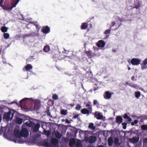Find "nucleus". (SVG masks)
<instances>
[{
	"label": "nucleus",
	"mask_w": 147,
	"mask_h": 147,
	"mask_svg": "<svg viewBox=\"0 0 147 147\" xmlns=\"http://www.w3.org/2000/svg\"><path fill=\"white\" fill-rule=\"evenodd\" d=\"M3 36L4 38L5 39H8L9 38V34L8 33H4L3 34Z\"/></svg>",
	"instance_id": "7c9ffc66"
},
{
	"label": "nucleus",
	"mask_w": 147,
	"mask_h": 147,
	"mask_svg": "<svg viewBox=\"0 0 147 147\" xmlns=\"http://www.w3.org/2000/svg\"><path fill=\"white\" fill-rule=\"evenodd\" d=\"M134 125V123L133 122H132L131 123V125Z\"/></svg>",
	"instance_id": "e2e57ef3"
},
{
	"label": "nucleus",
	"mask_w": 147,
	"mask_h": 147,
	"mask_svg": "<svg viewBox=\"0 0 147 147\" xmlns=\"http://www.w3.org/2000/svg\"><path fill=\"white\" fill-rule=\"evenodd\" d=\"M19 1L20 0H16V1L14 3H12V6L10 7V10H12L13 8L16 7V5L18 3Z\"/></svg>",
	"instance_id": "5701e85b"
},
{
	"label": "nucleus",
	"mask_w": 147,
	"mask_h": 147,
	"mask_svg": "<svg viewBox=\"0 0 147 147\" xmlns=\"http://www.w3.org/2000/svg\"><path fill=\"white\" fill-rule=\"evenodd\" d=\"M13 135L16 138H19L17 141L18 143L20 144L24 142V141L21 140V139L20 138L21 135H20V132L19 130H14L13 131Z\"/></svg>",
	"instance_id": "f257e3e1"
},
{
	"label": "nucleus",
	"mask_w": 147,
	"mask_h": 147,
	"mask_svg": "<svg viewBox=\"0 0 147 147\" xmlns=\"http://www.w3.org/2000/svg\"><path fill=\"white\" fill-rule=\"evenodd\" d=\"M123 119L120 116H118L116 117V122L118 124L121 123L123 122Z\"/></svg>",
	"instance_id": "ddd939ff"
},
{
	"label": "nucleus",
	"mask_w": 147,
	"mask_h": 147,
	"mask_svg": "<svg viewBox=\"0 0 147 147\" xmlns=\"http://www.w3.org/2000/svg\"><path fill=\"white\" fill-rule=\"evenodd\" d=\"M20 135L21 137H27L29 135V132L27 129L26 128L22 129L20 132Z\"/></svg>",
	"instance_id": "f03ea898"
},
{
	"label": "nucleus",
	"mask_w": 147,
	"mask_h": 147,
	"mask_svg": "<svg viewBox=\"0 0 147 147\" xmlns=\"http://www.w3.org/2000/svg\"><path fill=\"white\" fill-rule=\"evenodd\" d=\"M40 126V124L39 123L36 124L33 128V130L34 132H36L38 130Z\"/></svg>",
	"instance_id": "dca6fc26"
},
{
	"label": "nucleus",
	"mask_w": 147,
	"mask_h": 147,
	"mask_svg": "<svg viewBox=\"0 0 147 147\" xmlns=\"http://www.w3.org/2000/svg\"><path fill=\"white\" fill-rule=\"evenodd\" d=\"M86 107H88V109L90 110L91 112L92 111V106H91L89 104H86Z\"/></svg>",
	"instance_id": "2f4dec72"
},
{
	"label": "nucleus",
	"mask_w": 147,
	"mask_h": 147,
	"mask_svg": "<svg viewBox=\"0 0 147 147\" xmlns=\"http://www.w3.org/2000/svg\"><path fill=\"white\" fill-rule=\"evenodd\" d=\"M40 105L38 103H35L34 108V109L37 110H38L40 108Z\"/></svg>",
	"instance_id": "b1692460"
},
{
	"label": "nucleus",
	"mask_w": 147,
	"mask_h": 147,
	"mask_svg": "<svg viewBox=\"0 0 147 147\" xmlns=\"http://www.w3.org/2000/svg\"><path fill=\"white\" fill-rule=\"evenodd\" d=\"M51 147H58V145H57L58 141L57 139L55 138H53L51 139Z\"/></svg>",
	"instance_id": "7ed1b4c3"
},
{
	"label": "nucleus",
	"mask_w": 147,
	"mask_h": 147,
	"mask_svg": "<svg viewBox=\"0 0 147 147\" xmlns=\"http://www.w3.org/2000/svg\"><path fill=\"white\" fill-rule=\"evenodd\" d=\"M141 60L139 59L134 58L131 59L130 62L133 65H138L140 63Z\"/></svg>",
	"instance_id": "20e7f679"
},
{
	"label": "nucleus",
	"mask_w": 147,
	"mask_h": 147,
	"mask_svg": "<svg viewBox=\"0 0 147 147\" xmlns=\"http://www.w3.org/2000/svg\"><path fill=\"white\" fill-rule=\"evenodd\" d=\"M128 69L129 70H130V69H131V68H130V67H128Z\"/></svg>",
	"instance_id": "774afa93"
},
{
	"label": "nucleus",
	"mask_w": 147,
	"mask_h": 147,
	"mask_svg": "<svg viewBox=\"0 0 147 147\" xmlns=\"http://www.w3.org/2000/svg\"><path fill=\"white\" fill-rule=\"evenodd\" d=\"M108 145L109 146H111L113 144V139L110 137L108 140Z\"/></svg>",
	"instance_id": "412c9836"
},
{
	"label": "nucleus",
	"mask_w": 147,
	"mask_h": 147,
	"mask_svg": "<svg viewBox=\"0 0 147 147\" xmlns=\"http://www.w3.org/2000/svg\"><path fill=\"white\" fill-rule=\"evenodd\" d=\"M1 115H0V122H1Z\"/></svg>",
	"instance_id": "680f3d73"
},
{
	"label": "nucleus",
	"mask_w": 147,
	"mask_h": 147,
	"mask_svg": "<svg viewBox=\"0 0 147 147\" xmlns=\"http://www.w3.org/2000/svg\"><path fill=\"white\" fill-rule=\"evenodd\" d=\"M97 84L96 83L94 84V85L95 86H94V91L98 89H99V87L98 86H97Z\"/></svg>",
	"instance_id": "37998d69"
},
{
	"label": "nucleus",
	"mask_w": 147,
	"mask_h": 147,
	"mask_svg": "<svg viewBox=\"0 0 147 147\" xmlns=\"http://www.w3.org/2000/svg\"><path fill=\"white\" fill-rule=\"evenodd\" d=\"M96 140V138L95 136H91L88 137L87 139V140L90 143H92L94 142Z\"/></svg>",
	"instance_id": "39448f33"
},
{
	"label": "nucleus",
	"mask_w": 147,
	"mask_h": 147,
	"mask_svg": "<svg viewBox=\"0 0 147 147\" xmlns=\"http://www.w3.org/2000/svg\"><path fill=\"white\" fill-rule=\"evenodd\" d=\"M1 30L2 32L5 33L7 31L8 28L6 26H2Z\"/></svg>",
	"instance_id": "a878e982"
},
{
	"label": "nucleus",
	"mask_w": 147,
	"mask_h": 147,
	"mask_svg": "<svg viewBox=\"0 0 147 147\" xmlns=\"http://www.w3.org/2000/svg\"><path fill=\"white\" fill-rule=\"evenodd\" d=\"M134 76H133L132 77H131V79L133 80H134Z\"/></svg>",
	"instance_id": "052dcab7"
},
{
	"label": "nucleus",
	"mask_w": 147,
	"mask_h": 147,
	"mask_svg": "<svg viewBox=\"0 0 147 147\" xmlns=\"http://www.w3.org/2000/svg\"><path fill=\"white\" fill-rule=\"evenodd\" d=\"M143 144L147 143V138H145L143 140Z\"/></svg>",
	"instance_id": "09e8293b"
},
{
	"label": "nucleus",
	"mask_w": 147,
	"mask_h": 147,
	"mask_svg": "<svg viewBox=\"0 0 147 147\" xmlns=\"http://www.w3.org/2000/svg\"><path fill=\"white\" fill-rule=\"evenodd\" d=\"M34 123L33 122L31 121H27L25 124L28 127H31L32 126L33 124Z\"/></svg>",
	"instance_id": "c756f323"
},
{
	"label": "nucleus",
	"mask_w": 147,
	"mask_h": 147,
	"mask_svg": "<svg viewBox=\"0 0 147 147\" xmlns=\"http://www.w3.org/2000/svg\"><path fill=\"white\" fill-rule=\"evenodd\" d=\"M88 127L89 128L91 129L92 130H94L95 129V127L94 126L93 123H90Z\"/></svg>",
	"instance_id": "cd10ccee"
},
{
	"label": "nucleus",
	"mask_w": 147,
	"mask_h": 147,
	"mask_svg": "<svg viewBox=\"0 0 147 147\" xmlns=\"http://www.w3.org/2000/svg\"><path fill=\"white\" fill-rule=\"evenodd\" d=\"M69 105L71 107H73L74 105V104H69Z\"/></svg>",
	"instance_id": "13d9d810"
},
{
	"label": "nucleus",
	"mask_w": 147,
	"mask_h": 147,
	"mask_svg": "<svg viewBox=\"0 0 147 147\" xmlns=\"http://www.w3.org/2000/svg\"><path fill=\"white\" fill-rule=\"evenodd\" d=\"M141 129L143 130H147V125H142L141 126Z\"/></svg>",
	"instance_id": "c9c22d12"
},
{
	"label": "nucleus",
	"mask_w": 147,
	"mask_h": 147,
	"mask_svg": "<svg viewBox=\"0 0 147 147\" xmlns=\"http://www.w3.org/2000/svg\"><path fill=\"white\" fill-rule=\"evenodd\" d=\"M15 143L17 142V140H13Z\"/></svg>",
	"instance_id": "69168bd1"
},
{
	"label": "nucleus",
	"mask_w": 147,
	"mask_h": 147,
	"mask_svg": "<svg viewBox=\"0 0 147 147\" xmlns=\"http://www.w3.org/2000/svg\"><path fill=\"white\" fill-rule=\"evenodd\" d=\"M65 122L67 123V124H69L70 123V122L69 121V120L67 119H66L65 120Z\"/></svg>",
	"instance_id": "603ef678"
},
{
	"label": "nucleus",
	"mask_w": 147,
	"mask_h": 147,
	"mask_svg": "<svg viewBox=\"0 0 147 147\" xmlns=\"http://www.w3.org/2000/svg\"><path fill=\"white\" fill-rule=\"evenodd\" d=\"M111 29L110 28V30H106L104 32V33L106 34H109L111 31Z\"/></svg>",
	"instance_id": "49530a36"
},
{
	"label": "nucleus",
	"mask_w": 147,
	"mask_h": 147,
	"mask_svg": "<svg viewBox=\"0 0 147 147\" xmlns=\"http://www.w3.org/2000/svg\"><path fill=\"white\" fill-rule=\"evenodd\" d=\"M50 31V28L47 26H44L41 30V31L44 34H47Z\"/></svg>",
	"instance_id": "423d86ee"
},
{
	"label": "nucleus",
	"mask_w": 147,
	"mask_h": 147,
	"mask_svg": "<svg viewBox=\"0 0 147 147\" xmlns=\"http://www.w3.org/2000/svg\"><path fill=\"white\" fill-rule=\"evenodd\" d=\"M122 125H123V128L124 129H126L127 125V123H126L124 122L122 123Z\"/></svg>",
	"instance_id": "ea45409f"
},
{
	"label": "nucleus",
	"mask_w": 147,
	"mask_h": 147,
	"mask_svg": "<svg viewBox=\"0 0 147 147\" xmlns=\"http://www.w3.org/2000/svg\"><path fill=\"white\" fill-rule=\"evenodd\" d=\"M115 23L114 21H113L112 22L111 24V27L115 25Z\"/></svg>",
	"instance_id": "3c124183"
},
{
	"label": "nucleus",
	"mask_w": 147,
	"mask_h": 147,
	"mask_svg": "<svg viewBox=\"0 0 147 147\" xmlns=\"http://www.w3.org/2000/svg\"><path fill=\"white\" fill-rule=\"evenodd\" d=\"M90 111V110L86 108H83L81 111V113L84 114H89Z\"/></svg>",
	"instance_id": "4468645a"
},
{
	"label": "nucleus",
	"mask_w": 147,
	"mask_h": 147,
	"mask_svg": "<svg viewBox=\"0 0 147 147\" xmlns=\"http://www.w3.org/2000/svg\"><path fill=\"white\" fill-rule=\"evenodd\" d=\"M34 25L36 27V30H39L40 28L39 25L38 24H36Z\"/></svg>",
	"instance_id": "a18cd8bd"
},
{
	"label": "nucleus",
	"mask_w": 147,
	"mask_h": 147,
	"mask_svg": "<svg viewBox=\"0 0 147 147\" xmlns=\"http://www.w3.org/2000/svg\"><path fill=\"white\" fill-rule=\"evenodd\" d=\"M85 53L87 55V56L89 58L92 57L93 56L92 51H85Z\"/></svg>",
	"instance_id": "6ab92c4d"
},
{
	"label": "nucleus",
	"mask_w": 147,
	"mask_h": 147,
	"mask_svg": "<svg viewBox=\"0 0 147 147\" xmlns=\"http://www.w3.org/2000/svg\"><path fill=\"white\" fill-rule=\"evenodd\" d=\"M141 69L142 70L146 69L147 68V65H144L143 64H141Z\"/></svg>",
	"instance_id": "f704fd0d"
},
{
	"label": "nucleus",
	"mask_w": 147,
	"mask_h": 147,
	"mask_svg": "<svg viewBox=\"0 0 147 147\" xmlns=\"http://www.w3.org/2000/svg\"><path fill=\"white\" fill-rule=\"evenodd\" d=\"M105 43L103 40H100L98 41L97 44L96 45L98 47H104Z\"/></svg>",
	"instance_id": "0eeeda50"
},
{
	"label": "nucleus",
	"mask_w": 147,
	"mask_h": 147,
	"mask_svg": "<svg viewBox=\"0 0 147 147\" xmlns=\"http://www.w3.org/2000/svg\"><path fill=\"white\" fill-rule=\"evenodd\" d=\"M32 69V66L31 65L28 64L25 67V69L26 71H30Z\"/></svg>",
	"instance_id": "a211bd4d"
},
{
	"label": "nucleus",
	"mask_w": 147,
	"mask_h": 147,
	"mask_svg": "<svg viewBox=\"0 0 147 147\" xmlns=\"http://www.w3.org/2000/svg\"><path fill=\"white\" fill-rule=\"evenodd\" d=\"M23 120L22 119L20 118H18L17 119L16 123L19 124H21L23 122Z\"/></svg>",
	"instance_id": "c85d7f7f"
},
{
	"label": "nucleus",
	"mask_w": 147,
	"mask_h": 147,
	"mask_svg": "<svg viewBox=\"0 0 147 147\" xmlns=\"http://www.w3.org/2000/svg\"><path fill=\"white\" fill-rule=\"evenodd\" d=\"M11 114V111H9L7 113H5L3 115V118L4 119L6 120L9 119Z\"/></svg>",
	"instance_id": "1a4fd4ad"
},
{
	"label": "nucleus",
	"mask_w": 147,
	"mask_h": 147,
	"mask_svg": "<svg viewBox=\"0 0 147 147\" xmlns=\"http://www.w3.org/2000/svg\"><path fill=\"white\" fill-rule=\"evenodd\" d=\"M58 96L56 94H54L52 96V98L54 100H56L58 99Z\"/></svg>",
	"instance_id": "58836bf2"
},
{
	"label": "nucleus",
	"mask_w": 147,
	"mask_h": 147,
	"mask_svg": "<svg viewBox=\"0 0 147 147\" xmlns=\"http://www.w3.org/2000/svg\"><path fill=\"white\" fill-rule=\"evenodd\" d=\"M44 132L47 136H49L50 134V131H49L46 130L45 129L44 130Z\"/></svg>",
	"instance_id": "473e14b6"
},
{
	"label": "nucleus",
	"mask_w": 147,
	"mask_h": 147,
	"mask_svg": "<svg viewBox=\"0 0 147 147\" xmlns=\"http://www.w3.org/2000/svg\"><path fill=\"white\" fill-rule=\"evenodd\" d=\"M131 87H133V88H136V86H131Z\"/></svg>",
	"instance_id": "0e129e2a"
},
{
	"label": "nucleus",
	"mask_w": 147,
	"mask_h": 147,
	"mask_svg": "<svg viewBox=\"0 0 147 147\" xmlns=\"http://www.w3.org/2000/svg\"><path fill=\"white\" fill-rule=\"evenodd\" d=\"M65 121V119H62V121L63 122Z\"/></svg>",
	"instance_id": "338daca9"
},
{
	"label": "nucleus",
	"mask_w": 147,
	"mask_h": 147,
	"mask_svg": "<svg viewBox=\"0 0 147 147\" xmlns=\"http://www.w3.org/2000/svg\"><path fill=\"white\" fill-rule=\"evenodd\" d=\"M81 108V106L79 104H78L76 107V109L77 110H80Z\"/></svg>",
	"instance_id": "79ce46f5"
},
{
	"label": "nucleus",
	"mask_w": 147,
	"mask_h": 147,
	"mask_svg": "<svg viewBox=\"0 0 147 147\" xmlns=\"http://www.w3.org/2000/svg\"><path fill=\"white\" fill-rule=\"evenodd\" d=\"M28 99H29V98H24L20 101V103H21L22 102L25 101L26 100H28Z\"/></svg>",
	"instance_id": "8fccbe9b"
},
{
	"label": "nucleus",
	"mask_w": 147,
	"mask_h": 147,
	"mask_svg": "<svg viewBox=\"0 0 147 147\" xmlns=\"http://www.w3.org/2000/svg\"><path fill=\"white\" fill-rule=\"evenodd\" d=\"M140 7V6L139 5H135L134 8H136V9H138Z\"/></svg>",
	"instance_id": "864d4df0"
},
{
	"label": "nucleus",
	"mask_w": 147,
	"mask_h": 147,
	"mask_svg": "<svg viewBox=\"0 0 147 147\" xmlns=\"http://www.w3.org/2000/svg\"><path fill=\"white\" fill-rule=\"evenodd\" d=\"M105 95H104V97L105 99H109L111 96L112 94L109 91H106L105 92Z\"/></svg>",
	"instance_id": "f8f14e48"
},
{
	"label": "nucleus",
	"mask_w": 147,
	"mask_h": 147,
	"mask_svg": "<svg viewBox=\"0 0 147 147\" xmlns=\"http://www.w3.org/2000/svg\"><path fill=\"white\" fill-rule=\"evenodd\" d=\"M40 144L43 146L46 147H51V144L49 143L46 141H43L40 143Z\"/></svg>",
	"instance_id": "6e6552de"
},
{
	"label": "nucleus",
	"mask_w": 147,
	"mask_h": 147,
	"mask_svg": "<svg viewBox=\"0 0 147 147\" xmlns=\"http://www.w3.org/2000/svg\"><path fill=\"white\" fill-rule=\"evenodd\" d=\"M78 116H79V115L78 114H77V115H75L74 116V118H77L78 117Z\"/></svg>",
	"instance_id": "6e6d98bb"
},
{
	"label": "nucleus",
	"mask_w": 147,
	"mask_h": 147,
	"mask_svg": "<svg viewBox=\"0 0 147 147\" xmlns=\"http://www.w3.org/2000/svg\"><path fill=\"white\" fill-rule=\"evenodd\" d=\"M138 121L137 120H135L134 121V124H136L137 123H138Z\"/></svg>",
	"instance_id": "5fc2aeb1"
},
{
	"label": "nucleus",
	"mask_w": 147,
	"mask_h": 147,
	"mask_svg": "<svg viewBox=\"0 0 147 147\" xmlns=\"http://www.w3.org/2000/svg\"><path fill=\"white\" fill-rule=\"evenodd\" d=\"M93 104L94 105H97V106H98L100 105V104L96 100H94Z\"/></svg>",
	"instance_id": "4c0bfd02"
},
{
	"label": "nucleus",
	"mask_w": 147,
	"mask_h": 147,
	"mask_svg": "<svg viewBox=\"0 0 147 147\" xmlns=\"http://www.w3.org/2000/svg\"><path fill=\"white\" fill-rule=\"evenodd\" d=\"M135 96L137 98H138L140 95V92H135Z\"/></svg>",
	"instance_id": "72a5a7b5"
},
{
	"label": "nucleus",
	"mask_w": 147,
	"mask_h": 147,
	"mask_svg": "<svg viewBox=\"0 0 147 147\" xmlns=\"http://www.w3.org/2000/svg\"><path fill=\"white\" fill-rule=\"evenodd\" d=\"M141 64H143L144 65H146L147 64V58L143 61V63Z\"/></svg>",
	"instance_id": "c03bdc74"
},
{
	"label": "nucleus",
	"mask_w": 147,
	"mask_h": 147,
	"mask_svg": "<svg viewBox=\"0 0 147 147\" xmlns=\"http://www.w3.org/2000/svg\"><path fill=\"white\" fill-rule=\"evenodd\" d=\"M88 26V24L87 23L84 22L82 23L81 26V29L82 30L85 29L87 28Z\"/></svg>",
	"instance_id": "f3484780"
},
{
	"label": "nucleus",
	"mask_w": 147,
	"mask_h": 147,
	"mask_svg": "<svg viewBox=\"0 0 147 147\" xmlns=\"http://www.w3.org/2000/svg\"><path fill=\"white\" fill-rule=\"evenodd\" d=\"M50 49L49 46L48 45H46L43 48V50L45 52H47L49 51Z\"/></svg>",
	"instance_id": "393cba45"
},
{
	"label": "nucleus",
	"mask_w": 147,
	"mask_h": 147,
	"mask_svg": "<svg viewBox=\"0 0 147 147\" xmlns=\"http://www.w3.org/2000/svg\"><path fill=\"white\" fill-rule=\"evenodd\" d=\"M94 116L98 120L101 119L103 117V115H101V113L99 112L97 113V112H95L94 113Z\"/></svg>",
	"instance_id": "9b49d317"
},
{
	"label": "nucleus",
	"mask_w": 147,
	"mask_h": 147,
	"mask_svg": "<svg viewBox=\"0 0 147 147\" xmlns=\"http://www.w3.org/2000/svg\"><path fill=\"white\" fill-rule=\"evenodd\" d=\"M55 136L56 138L58 139H60L62 136V135L58 132H57L55 134Z\"/></svg>",
	"instance_id": "bb28decb"
},
{
	"label": "nucleus",
	"mask_w": 147,
	"mask_h": 147,
	"mask_svg": "<svg viewBox=\"0 0 147 147\" xmlns=\"http://www.w3.org/2000/svg\"><path fill=\"white\" fill-rule=\"evenodd\" d=\"M3 9L7 11H10L11 10H10V7L9 8L6 6H4L3 7H2Z\"/></svg>",
	"instance_id": "a19ab883"
},
{
	"label": "nucleus",
	"mask_w": 147,
	"mask_h": 147,
	"mask_svg": "<svg viewBox=\"0 0 147 147\" xmlns=\"http://www.w3.org/2000/svg\"><path fill=\"white\" fill-rule=\"evenodd\" d=\"M82 146L81 141L80 140H78L76 144V147H81Z\"/></svg>",
	"instance_id": "4be33fe9"
},
{
	"label": "nucleus",
	"mask_w": 147,
	"mask_h": 147,
	"mask_svg": "<svg viewBox=\"0 0 147 147\" xmlns=\"http://www.w3.org/2000/svg\"><path fill=\"white\" fill-rule=\"evenodd\" d=\"M76 140L74 138H72L70 140L69 144L70 147H73V146L76 142Z\"/></svg>",
	"instance_id": "2eb2a0df"
},
{
	"label": "nucleus",
	"mask_w": 147,
	"mask_h": 147,
	"mask_svg": "<svg viewBox=\"0 0 147 147\" xmlns=\"http://www.w3.org/2000/svg\"><path fill=\"white\" fill-rule=\"evenodd\" d=\"M98 147H105L104 146L102 145H100L98 146Z\"/></svg>",
	"instance_id": "bf43d9fd"
},
{
	"label": "nucleus",
	"mask_w": 147,
	"mask_h": 147,
	"mask_svg": "<svg viewBox=\"0 0 147 147\" xmlns=\"http://www.w3.org/2000/svg\"><path fill=\"white\" fill-rule=\"evenodd\" d=\"M4 0H0V6L1 7H3L4 6L3 5V3L4 1Z\"/></svg>",
	"instance_id": "de8ad7c7"
},
{
	"label": "nucleus",
	"mask_w": 147,
	"mask_h": 147,
	"mask_svg": "<svg viewBox=\"0 0 147 147\" xmlns=\"http://www.w3.org/2000/svg\"><path fill=\"white\" fill-rule=\"evenodd\" d=\"M123 118L125 119H127L128 120V121L129 122H131L132 121L131 119L128 115L127 113L125 114L124 115Z\"/></svg>",
	"instance_id": "aec40b11"
},
{
	"label": "nucleus",
	"mask_w": 147,
	"mask_h": 147,
	"mask_svg": "<svg viewBox=\"0 0 147 147\" xmlns=\"http://www.w3.org/2000/svg\"><path fill=\"white\" fill-rule=\"evenodd\" d=\"M61 115H65L67 114V110H61Z\"/></svg>",
	"instance_id": "e433bc0d"
},
{
	"label": "nucleus",
	"mask_w": 147,
	"mask_h": 147,
	"mask_svg": "<svg viewBox=\"0 0 147 147\" xmlns=\"http://www.w3.org/2000/svg\"><path fill=\"white\" fill-rule=\"evenodd\" d=\"M118 141H119V140L118 139H116L115 140V143L118 142Z\"/></svg>",
	"instance_id": "4d7b16f0"
},
{
	"label": "nucleus",
	"mask_w": 147,
	"mask_h": 147,
	"mask_svg": "<svg viewBox=\"0 0 147 147\" xmlns=\"http://www.w3.org/2000/svg\"><path fill=\"white\" fill-rule=\"evenodd\" d=\"M139 140V138L136 136L133 137L132 138L130 139V142L134 143L137 142Z\"/></svg>",
	"instance_id": "9d476101"
}]
</instances>
